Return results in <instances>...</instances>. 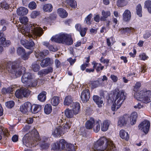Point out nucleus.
<instances>
[{
    "instance_id": "nucleus-25",
    "label": "nucleus",
    "mask_w": 151,
    "mask_h": 151,
    "mask_svg": "<svg viewBox=\"0 0 151 151\" xmlns=\"http://www.w3.org/2000/svg\"><path fill=\"white\" fill-rule=\"evenodd\" d=\"M53 71V69L52 67H48L47 68L43 69L38 72V75H46L50 73H52Z\"/></svg>"
},
{
    "instance_id": "nucleus-21",
    "label": "nucleus",
    "mask_w": 151,
    "mask_h": 151,
    "mask_svg": "<svg viewBox=\"0 0 151 151\" xmlns=\"http://www.w3.org/2000/svg\"><path fill=\"white\" fill-rule=\"evenodd\" d=\"M131 14L128 9L125 10L123 14V19L125 22H129L130 19Z\"/></svg>"
},
{
    "instance_id": "nucleus-18",
    "label": "nucleus",
    "mask_w": 151,
    "mask_h": 151,
    "mask_svg": "<svg viewBox=\"0 0 151 151\" xmlns=\"http://www.w3.org/2000/svg\"><path fill=\"white\" fill-rule=\"evenodd\" d=\"M137 114L136 112H132L129 117L130 124L133 125H134L137 122Z\"/></svg>"
},
{
    "instance_id": "nucleus-54",
    "label": "nucleus",
    "mask_w": 151,
    "mask_h": 151,
    "mask_svg": "<svg viewBox=\"0 0 151 151\" xmlns=\"http://www.w3.org/2000/svg\"><path fill=\"white\" fill-rule=\"evenodd\" d=\"M49 52L47 50H44L42 52H40L39 53L40 56L42 58H44L48 54Z\"/></svg>"
},
{
    "instance_id": "nucleus-12",
    "label": "nucleus",
    "mask_w": 151,
    "mask_h": 151,
    "mask_svg": "<svg viewBox=\"0 0 151 151\" xmlns=\"http://www.w3.org/2000/svg\"><path fill=\"white\" fill-rule=\"evenodd\" d=\"M19 31L22 33L23 35L29 37H31L33 36L31 35L30 32V28L29 27H24L23 26H20L18 27Z\"/></svg>"
},
{
    "instance_id": "nucleus-14",
    "label": "nucleus",
    "mask_w": 151,
    "mask_h": 151,
    "mask_svg": "<svg viewBox=\"0 0 151 151\" xmlns=\"http://www.w3.org/2000/svg\"><path fill=\"white\" fill-rule=\"evenodd\" d=\"M11 44L9 40H6L4 34L1 31H0V45H2L4 47H8Z\"/></svg>"
},
{
    "instance_id": "nucleus-34",
    "label": "nucleus",
    "mask_w": 151,
    "mask_h": 151,
    "mask_svg": "<svg viewBox=\"0 0 151 151\" xmlns=\"http://www.w3.org/2000/svg\"><path fill=\"white\" fill-rule=\"evenodd\" d=\"M52 107L50 104H46L44 108V111L46 114H50L52 111Z\"/></svg>"
},
{
    "instance_id": "nucleus-56",
    "label": "nucleus",
    "mask_w": 151,
    "mask_h": 151,
    "mask_svg": "<svg viewBox=\"0 0 151 151\" xmlns=\"http://www.w3.org/2000/svg\"><path fill=\"white\" fill-rule=\"evenodd\" d=\"M49 145H50L48 143L44 142L43 143L40 144V146L41 149L46 150L48 148Z\"/></svg>"
},
{
    "instance_id": "nucleus-50",
    "label": "nucleus",
    "mask_w": 151,
    "mask_h": 151,
    "mask_svg": "<svg viewBox=\"0 0 151 151\" xmlns=\"http://www.w3.org/2000/svg\"><path fill=\"white\" fill-rule=\"evenodd\" d=\"M31 112L33 114H36L38 113V105L34 104L32 105H31Z\"/></svg>"
},
{
    "instance_id": "nucleus-49",
    "label": "nucleus",
    "mask_w": 151,
    "mask_h": 151,
    "mask_svg": "<svg viewBox=\"0 0 151 151\" xmlns=\"http://www.w3.org/2000/svg\"><path fill=\"white\" fill-rule=\"evenodd\" d=\"M92 16V14H89L88 15L85 19V21L86 23L88 25H90L91 23V19Z\"/></svg>"
},
{
    "instance_id": "nucleus-37",
    "label": "nucleus",
    "mask_w": 151,
    "mask_h": 151,
    "mask_svg": "<svg viewBox=\"0 0 151 151\" xmlns=\"http://www.w3.org/2000/svg\"><path fill=\"white\" fill-rule=\"evenodd\" d=\"M72 110L67 109L65 111V116L68 118H71L73 117L74 116Z\"/></svg>"
},
{
    "instance_id": "nucleus-42",
    "label": "nucleus",
    "mask_w": 151,
    "mask_h": 151,
    "mask_svg": "<svg viewBox=\"0 0 151 151\" xmlns=\"http://www.w3.org/2000/svg\"><path fill=\"white\" fill-rule=\"evenodd\" d=\"M142 9L141 4H138L136 7V13L137 15L139 17H142Z\"/></svg>"
},
{
    "instance_id": "nucleus-11",
    "label": "nucleus",
    "mask_w": 151,
    "mask_h": 151,
    "mask_svg": "<svg viewBox=\"0 0 151 151\" xmlns=\"http://www.w3.org/2000/svg\"><path fill=\"white\" fill-rule=\"evenodd\" d=\"M53 63V59L49 57H47L42 60L40 63V65L42 68H45L48 66L50 67H52Z\"/></svg>"
},
{
    "instance_id": "nucleus-4",
    "label": "nucleus",
    "mask_w": 151,
    "mask_h": 151,
    "mask_svg": "<svg viewBox=\"0 0 151 151\" xmlns=\"http://www.w3.org/2000/svg\"><path fill=\"white\" fill-rule=\"evenodd\" d=\"M113 100L114 101L111 106V110L115 111L121 106L123 101L126 99L124 91L114 90L113 93Z\"/></svg>"
},
{
    "instance_id": "nucleus-58",
    "label": "nucleus",
    "mask_w": 151,
    "mask_h": 151,
    "mask_svg": "<svg viewBox=\"0 0 151 151\" xmlns=\"http://www.w3.org/2000/svg\"><path fill=\"white\" fill-rule=\"evenodd\" d=\"M28 6L30 9H35L36 8L37 5L35 2L32 1L29 3Z\"/></svg>"
},
{
    "instance_id": "nucleus-9",
    "label": "nucleus",
    "mask_w": 151,
    "mask_h": 151,
    "mask_svg": "<svg viewBox=\"0 0 151 151\" xmlns=\"http://www.w3.org/2000/svg\"><path fill=\"white\" fill-rule=\"evenodd\" d=\"M129 119V116L126 114L119 118L118 124L119 126L123 127L127 124Z\"/></svg>"
},
{
    "instance_id": "nucleus-55",
    "label": "nucleus",
    "mask_w": 151,
    "mask_h": 151,
    "mask_svg": "<svg viewBox=\"0 0 151 151\" xmlns=\"http://www.w3.org/2000/svg\"><path fill=\"white\" fill-rule=\"evenodd\" d=\"M14 105V102L12 101H10L7 102L5 103L6 106L9 108H12Z\"/></svg>"
},
{
    "instance_id": "nucleus-17",
    "label": "nucleus",
    "mask_w": 151,
    "mask_h": 151,
    "mask_svg": "<svg viewBox=\"0 0 151 151\" xmlns=\"http://www.w3.org/2000/svg\"><path fill=\"white\" fill-rule=\"evenodd\" d=\"M93 99L94 102L97 105L98 107L101 108L102 107V104L103 101L101 97H100L97 95H94L93 96Z\"/></svg>"
},
{
    "instance_id": "nucleus-5",
    "label": "nucleus",
    "mask_w": 151,
    "mask_h": 151,
    "mask_svg": "<svg viewBox=\"0 0 151 151\" xmlns=\"http://www.w3.org/2000/svg\"><path fill=\"white\" fill-rule=\"evenodd\" d=\"M51 40L53 42L59 43H65L68 45H71L73 42L71 38L69 37L67 35L64 34L53 36L51 37Z\"/></svg>"
},
{
    "instance_id": "nucleus-48",
    "label": "nucleus",
    "mask_w": 151,
    "mask_h": 151,
    "mask_svg": "<svg viewBox=\"0 0 151 151\" xmlns=\"http://www.w3.org/2000/svg\"><path fill=\"white\" fill-rule=\"evenodd\" d=\"M19 20L21 23L24 25H26L28 22V19L26 16L20 17Z\"/></svg>"
},
{
    "instance_id": "nucleus-43",
    "label": "nucleus",
    "mask_w": 151,
    "mask_h": 151,
    "mask_svg": "<svg viewBox=\"0 0 151 151\" xmlns=\"http://www.w3.org/2000/svg\"><path fill=\"white\" fill-rule=\"evenodd\" d=\"M67 4L70 5L72 8H75L77 6L76 1L75 0H66Z\"/></svg>"
},
{
    "instance_id": "nucleus-33",
    "label": "nucleus",
    "mask_w": 151,
    "mask_h": 151,
    "mask_svg": "<svg viewBox=\"0 0 151 151\" xmlns=\"http://www.w3.org/2000/svg\"><path fill=\"white\" fill-rule=\"evenodd\" d=\"M53 9L52 5L50 4H45L43 7L44 11L50 12L52 11Z\"/></svg>"
},
{
    "instance_id": "nucleus-23",
    "label": "nucleus",
    "mask_w": 151,
    "mask_h": 151,
    "mask_svg": "<svg viewBox=\"0 0 151 151\" xmlns=\"http://www.w3.org/2000/svg\"><path fill=\"white\" fill-rule=\"evenodd\" d=\"M28 13V10L26 8L21 7L17 10V14L19 16H23L26 15Z\"/></svg>"
},
{
    "instance_id": "nucleus-39",
    "label": "nucleus",
    "mask_w": 151,
    "mask_h": 151,
    "mask_svg": "<svg viewBox=\"0 0 151 151\" xmlns=\"http://www.w3.org/2000/svg\"><path fill=\"white\" fill-rule=\"evenodd\" d=\"M101 122V121L99 120L95 122L93 127V130L95 132H97L99 131L100 129V124Z\"/></svg>"
},
{
    "instance_id": "nucleus-47",
    "label": "nucleus",
    "mask_w": 151,
    "mask_h": 151,
    "mask_svg": "<svg viewBox=\"0 0 151 151\" xmlns=\"http://www.w3.org/2000/svg\"><path fill=\"white\" fill-rule=\"evenodd\" d=\"M16 96L19 98H21L24 97L22 88L19 90H17L15 93Z\"/></svg>"
},
{
    "instance_id": "nucleus-45",
    "label": "nucleus",
    "mask_w": 151,
    "mask_h": 151,
    "mask_svg": "<svg viewBox=\"0 0 151 151\" xmlns=\"http://www.w3.org/2000/svg\"><path fill=\"white\" fill-rule=\"evenodd\" d=\"M127 4V1L125 0H117V6L119 7H122L126 5Z\"/></svg>"
},
{
    "instance_id": "nucleus-10",
    "label": "nucleus",
    "mask_w": 151,
    "mask_h": 151,
    "mask_svg": "<svg viewBox=\"0 0 151 151\" xmlns=\"http://www.w3.org/2000/svg\"><path fill=\"white\" fill-rule=\"evenodd\" d=\"M81 98L83 103L87 102L90 98L89 90L88 89L83 90L81 93Z\"/></svg>"
},
{
    "instance_id": "nucleus-27",
    "label": "nucleus",
    "mask_w": 151,
    "mask_h": 151,
    "mask_svg": "<svg viewBox=\"0 0 151 151\" xmlns=\"http://www.w3.org/2000/svg\"><path fill=\"white\" fill-rule=\"evenodd\" d=\"M102 16L100 18V20L101 21H106V19L108 17L110 16L111 13L109 11H105L104 10H103L102 12Z\"/></svg>"
},
{
    "instance_id": "nucleus-20",
    "label": "nucleus",
    "mask_w": 151,
    "mask_h": 151,
    "mask_svg": "<svg viewBox=\"0 0 151 151\" xmlns=\"http://www.w3.org/2000/svg\"><path fill=\"white\" fill-rule=\"evenodd\" d=\"M120 137L122 139L128 141L129 139V135L128 132L124 129L121 130L119 132Z\"/></svg>"
},
{
    "instance_id": "nucleus-62",
    "label": "nucleus",
    "mask_w": 151,
    "mask_h": 151,
    "mask_svg": "<svg viewBox=\"0 0 151 151\" xmlns=\"http://www.w3.org/2000/svg\"><path fill=\"white\" fill-rule=\"evenodd\" d=\"M89 63H83L80 66L81 69L82 71H84L85 70H86V68L89 66Z\"/></svg>"
},
{
    "instance_id": "nucleus-31",
    "label": "nucleus",
    "mask_w": 151,
    "mask_h": 151,
    "mask_svg": "<svg viewBox=\"0 0 151 151\" xmlns=\"http://www.w3.org/2000/svg\"><path fill=\"white\" fill-rule=\"evenodd\" d=\"M73 100L72 96L68 95L65 97L64 101L63 104L65 106H69L72 104Z\"/></svg>"
},
{
    "instance_id": "nucleus-52",
    "label": "nucleus",
    "mask_w": 151,
    "mask_h": 151,
    "mask_svg": "<svg viewBox=\"0 0 151 151\" xmlns=\"http://www.w3.org/2000/svg\"><path fill=\"white\" fill-rule=\"evenodd\" d=\"M23 93V96L24 97H28L30 94L29 91L27 89L25 88H22Z\"/></svg>"
},
{
    "instance_id": "nucleus-15",
    "label": "nucleus",
    "mask_w": 151,
    "mask_h": 151,
    "mask_svg": "<svg viewBox=\"0 0 151 151\" xmlns=\"http://www.w3.org/2000/svg\"><path fill=\"white\" fill-rule=\"evenodd\" d=\"M31 104L29 102H27L20 107V111L23 113H26L28 111L31 110Z\"/></svg>"
},
{
    "instance_id": "nucleus-64",
    "label": "nucleus",
    "mask_w": 151,
    "mask_h": 151,
    "mask_svg": "<svg viewBox=\"0 0 151 151\" xmlns=\"http://www.w3.org/2000/svg\"><path fill=\"white\" fill-rule=\"evenodd\" d=\"M76 59H73L71 58H70L67 59V61L69 62L70 65H73L76 62Z\"/></svg>"
},
{
    "instance_id": "nucleus-57",
    "label": "nucleus",
    "mask_w": 151,
    "mask_h": 151,
    "mask_svg": "<svg viewBox=\"0 0 151 151\" xmlns=\"http://www.w3.org/2000/svg\"><path fill=\"white\" fill-rule=\"evenodd\" d=\"M151 36V30L147 31L143 35V37L145 39L149 38Z\"/></svg>"
},
{
    "instance_id": "nucleus-60",
    "label": "nucleus",
    "mask_w": 151,
    "mask_h": 151,
    "mask_svg": "<svg viewBox=\"0 0 151 151\" xmlns=\"http://www.w3.org/2000/svg\"><path fill=\"white\" fill-rule=\"evenodd\" d=\"M32 68L34 72L38 71V65L37 62L32 64Z\"/></svg>"
},
{
    "instance_id": "nucleus-6",
    "label": "nucleus",
    "mask_w": 151,
    "mask_h": 151,
    "mask_svg": "<svg viewBox=\"0 0 151 151\" xmlns=\"http://www.w3.org/2000/svg\"><path fill=\"white\" fill-rule=\"evenodd\" d=\"M32 76L29 73H24L21 78L22 83L25 85L28 88L35 87L37 84V80H32Z\"/></svg>"
},
{
    "instance_id": "nucleus-1",
    "label": "nucleus",
    "mask_w": 151,
    "mask_h": 151,
    "mask_svg": "<svg viewBox=\"0 0 151 151\" xmlns=\"http://www.w3.org/2000/svg\"><path fill=\"white\" fill-rule=\"evenodd\" d=\"M21 62V60L19 59L13 62L0 61V72H8L14 75L16 77H19L26 70L25 68L22 66Z\"/></svg>"
},
{
    "instance_id": "nucleus-22",
    "label": "nucleus",
    "mask_w": 151,
    "mask_h": 151,
    "mask_svg": "<svg viewBox=\"0 0 151 151\" xmlns=\"http://www.w3.org/2000/svg\"><path fill=\"white\" fill-rule=\"evenodd\" d=\"M80 110V106L78 102L73 103L72 104V111L74 114L76 115L78 113Z\"/></svg>"
},
{
    "instance_id": "nucleus-44",
    "label": "nucleus",
    "mask_w": 151,
    "mask_h": 151,
    "mask_svg": "<svg viewBox=\"0 0 151 151\" xmlns=\"http://www.w3.org/2000/svg\"><path fill=\"white\" fill-rule=\"evenodd\" d=\"M34 42L30 39L29 41L27 40L26 41V44L25 47L28 49H30L34 46Z\"/></svg>"
},
{
    "instance_id": "nucleus-19",
    "label": "nucleus",
    "mask_w": 151,
    "mask_h": 151,
    "mask_svg": "<svg viewBox=\"0 0 151 151\" xmlns=\"http://www.w3.org/2000/svg\"><path fill=\"white\" fill-rule=\"evenodd\" d=\"M134 30V28L132 27L122 28L120 29L119 31L121 34H126L130 35L132 33V31Z\"/></svg>"
},
{
    "instance_id": "nucleus-63",
    "label": "nucleus",
    "mask_w": 151,
    "mask_h": 151,
    "mask_svg": "<svg viewBox=\"0 0 151 151\" xmlns=\"http://www.w3.org/2000/svg\"><path fill=\"white\" fill-rule=\"evenodd\" d=\"M139 57L141 58V60H145L147 59V58H148V57L147 56L146 54L144 53H143L139 55Z\"/></svg>"
},
{
    "instance_id": "nucleus-36",
    "label": "nucleus",
    "mask_w": 151,
    "mask_h": 151,
    "mask_svg": "<svg viewBox=\"0 0 151 151\" xmlns=\"http://www.w3.org/2000/svg\"><path fill=\"white\" fill-rule=\"evenodd\" d=\"M30 140V138L26 136H24L23 138V144L27 147H30L31 146Z\"/></svg>"
},
{
    "instance_id": "nucleus-7",
    "label": "nucleus",
    "mask_w": 151,
    "mask_h": 151,
    "mask_svg": "<svg viewBox=\"0 0 151 151\" xmlns=\"http://www.w3.org/2000/svg\"><path fill=\"white\" fill-rule=\"evenodd\" d=\"M150 124V122L149 121L147 120H145L139 125L138 126L139 129L146 134L149 132Z\"/></svg>"
},
{
    "instance_id": "nucleus-40",
    "label": "nucleus",
    "mask_w": 151,
    "mask_h": 151,
    "mask_svg": "<svg viewBox=\"0 0 151 151\" xmlns=\"http://www.w3.org/2000/svg\"><path fill=\"white\" fill-rule=\"evenodd\" d=\"M144 7L147 8L148 12L151 14V1L147 0L145 2Z\"/></svg>"
},
{
    "instance_id": "nucleus-46",
    "label": "nucleus",
    "mask_w": 151,
    "mask_h": 151,
    "mask_svg": "<svg viewBox=\"0 0 151 151\" xmlns=\"http://www.w3.org/2000/svg\"><path fill=\"white\" fill-rule=\"evenodd\" d=\"M66 143L65 145V147H66V150L68 151H75V149L74 148V145L71 144H68L65 141Z\"/></svg>"
},
{
    "instance_id": "nucleus-28",
    "label": "nucleus",
    "mask_w": 151,
    "mask_h": 151,
    "mask_svg": "<svg viewBox=\"0 0 151 151\" xmlns=\"http://www.w3.org/2000/svg\"><path fill=\"white\" fill-rule=\"evenodd\" d=\"M60 102V98L58 96H54L51 99L50 103L53 106H57Z\"/></svg>"
},
{
    "instance_id": "nucleus-29",
    "label": "nucleus",
    "mask_w": 151,
    "mask_h": 151,
    "mask_svg": "<svg viewBox=\"0 0 151 151\" xmlns=\"http://www.w3.org/2000/svg\"><path fill=\"white\" fill-rule=\"evenodd\" d=\"M57 12L59 16L62 18L67 17L68 15V13L64 9L60 8L57 10Z\"/></svg>"
},
{
    "instance_id": "nucleus-26",
    "label": "nucleus",
    "mask_w": 151,
    "mask_h": 151,
    "mask_svg": "<svg viewBox=\"0 0 151 151\" xmlns=\"http://www.w3.org/2000/svg\"><path fill=\"white\" fill-rule=\"evenodd\" d=\"M15 87L16 85H14L11 86L7 88H3L1 90V93L2 94H4L10 93L14 91Z\"/></svg>"
},
{
    "instance_id": "nucleus-32",
    "label": "nucleus",
    "mask_w": 151,
    "mask_h": 151,
    "mask_svg": "<svg viewBox=\"0 0 151 151\" xmlns=\"http://www.w3.org/2000/svg\"><path fill=\"white\" fill-rule=\"evenodd\" d=\"M110 124L109 123L108 120H105L103 123L101 124V130L104 132H105L108 129Z\"/></svg>"
},
{
    "instance_id": "nucleus-16",
    "label": "nucleus",
    "mask_w": 151,
    "mask_h": 151,
    "mask_svg": "<svg viewBox=\"0 0 151 151\" xmlns=\"http://www.w3.org/2000/svg\"><path fill=\"white\" fill-rule=\"evenodd\" d=\"M94 70H96L97 73H101L104 68V66L102 65L100 63H97L96 61H93L92 63Z\"/></svg>"
},
{
    "instance_id": "nucleus-61",
    "label": "nucleus",
    "mask_w": 151,
    "mask_h": 151,
    "mask_svg": "<svg viewBox=\"0 0 151 151\" xmlns=\"http://www.w3.org/2000/svg\"><path fill=\"white\" fill-rule=\"evenodd\" d=\"M86 40L85 41H83L82 42L81 41L78 40L76 42L74 43L75 45V46L76 47H78L81 46V44H85L86 43Z\"/></svg>"
},
{
    "instance_id": "nucleus-8",
    "label": "nucleus",
    "mask_w": 151,
    "mask_h": 151,
    "mask_svg": "<svg viewBox=\"0 0 151 151\" xmlns=\"http://www.w3.org/2000/svg\"><path fill=\"white\" fill-rule=\"evenodd\" d=\"M66 143L64 139H61L58 142L54 143L52 145V149L54 150H59L60 148V145H61V149L63 150L65 148V145Z\"/></svg>"
},
{
    "instance_id": "nucleus-59",
    "label": "nucleus",
    "mask_w": 151,
    "mask_h": 151,
    "mask_svg": "<svg viewBox=\"0 0 151 151\" xmlns=\"http://www.w3.org/2000/svg\"><path fill=\"white\" fill-rule=\"evenodd\" d=\"M91 85L92 87L95 88L97 87L99 85V82L98 81H95L92 82Z\"/></svg>"
},
{
    "instance_id": "nucleus-3",
    "label": "nucleus",
    "mask_w": 151,
    "mask_h": 151,
    "mask_svg": "<svg viewBox=\"0 0 151 151\" xmlns=\"http://www.w3.org/2000/svg\"><path fill=\"white\" fill-rule=\"evenodd\" d=\"M141 86L140 82H137L134 87V97L144 103L147 104L151 101V91L144 89L137 93Z\"/></svg>"
},
{
    "instance_id": "nucleus-13",
    "label": "nucleus",
    "mask_w": 151,
    "mask_h": 151,
    "mask_svg": "<svg viewBox=\"0 0 151 151\" xmlns=\"http://www.w3.org/2000/svg\"><path fill=\"white\" fill-rule=\"evenodd\" d=\"M75 27L76 29L79 32L80 35L82 37H84L86 35L88 30L87 27H83L80 24H76Z\"/></svg>"
},
{
    "instance_id": "nucleus-38",
    "label": "nucleus",
    "mask_w": 151,
    "mask_h": 151,
    "mask_svg": "<svg viewBox=\"0 0 151 151\" xmlns=\"http://www.w3.org/2000/svg\"><path fill=\"white\" fill-rule=\"evenodd\" d=\"M62 132V130L60 128H56L54 130L52 134L55 137H60Z\"/></svg>"
},
{
    "instance_id": "nucleus-53",
    "label": "nucleus",
    "mask_w": 151,
    "mask_h": 151,
    "mask_svg": "<svg viewBox=\"0 0 151 151\" xmlns=\"http://www.w3.org/2000/svg\"><path fill=\"white\" fill-rule=\"evenodd\" d=\"M31 53L32 52H25L23 54H22L21 56V57L24 60H27L29 58V56Z\"/></svg>"
},
{
    "instance_id": "nucleus-51",
    "label": "nucleus",
    "mask_w": 151,
    "mask_h": 151,
    "mask_svg": "<svg viewBox=\"0 0 151 151\" xmlns=\"http://www.w3.org/2000/svg\"><path fill=\"white\" fill-rule=\"evenodd\" d=\"M25 52V50L23 47H19L17 49V52L19 55L21 56Z\"/></svg>"
},
{
    "instance_id": "nucleus-30",
    "label": "nucleus",
    "mask_w": 151,
    "mask_h": 151,
    "mask_svg": "<svg viewBox=\"0 0 151 151\" xmlns=\"http://www.w3.org/2000/svg\"><path fill=\"white\" fill-rule=\"evenodd\" d=\"M47 92L42 91L38 94V100L42 102H45L47 98Z\"/></svg>"
},
{
    "instance_id": "nucleus-24",
    "label": "nucleus",
    "mask_w": 151,
    "mask_h": 151,
    "mask_svg": "<svg viewBox=\"0 0 151 151\" xmlns=\"http://www.w3.org/2000/svg\"><path fill=\"white\" fill-rule=\"evenodd\" d=\"M95 123V120L93 118H91L89 120L87 121L85 124V127L88 129H92Z\"/></svg>"
},
{
    "instance_id": "nucleus-2",
    "label": "nucleus",
    "mask_w": 151,
    "mask_h": 151,
    "mask_svg": "<svg viewBox=\"0 0 151 151\" xmlns=\"http://www.w3.org/2000/svg\"><path fill=\"white\" fill-rule=\"evenodd\" d=\"M95 150L98 151H117L113 142L110 139L101 138L97 141L94 145Z\"/></svg>"
},
{
    "instance_id": "nucleus-35",
    "label": "nucleus",
    "mask_w": 151,
    "mask_h": 151,
    "mask_svg": "<svg viewBox=\"0 0 151 151\" xmlns=\"http://www.w3.org/2000/svg\"><path fill=\"white\" fill-rule=\"evenodd\" d=\"M57 17V15L55 13H52L50 14L48 17H45L44 20L46 22H49L51 20H54Z\"/></svg>"
},
{
    "instance_id": "nucleus-41",
    "label": "nucleus",
    "mask_w": 151,
    "mask_h": 151,
    "mask_svg": "<svg viewBox=\"0 0 151 151\" xmlns=\"http://www.w3.org/2000/svg\"><path fill=\"white\" fill-rule=\"evenodd\" d=\"M32 30L34 37L35 36L36 37L38 36V27L37 24H34L31 26Z\"/></svg>"
}]
</instances>
